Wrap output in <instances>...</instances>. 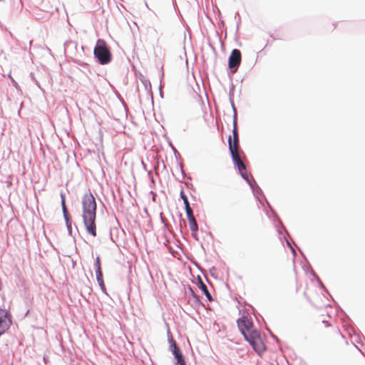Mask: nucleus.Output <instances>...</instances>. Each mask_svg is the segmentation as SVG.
<instances>
[{
	"mask_svg": "<svg viewBox=\"0 0 365 365\" xmlns=\"http://www.w3.org/2000/svg\"><path fill=\"white\" fill-rule=\"evenodd\" d=\"M3 0H0V2L2 1Z\"/></svg>",
	"mask_w": 365,
	"mask_h": 365,
	"instance_id": "nucleus-19",
	"label": "nucleus"
},
{
	"mask_svg": "<svg viewBox=\"0 0 365 365\" xmlns=\"http://www.w3.org/2000/svg\"><path fill=\"white\" fill-rule=\"evenodd\" d=\"M170 342H171V346L173 347V354L175 355V356L176 357L177 356L181 355L182 353H181L180 349L178 347L175 341L173 340V337H171V339H170Z\"/></svg>",
	"mask_w": 365,
	"mask_h": 365,
	"instance_id": "nucleus-12",
	"label": "nucleus"
},
{
	"mask_svg": "<svg viewBox=\"0 0 365 365\" xmlns=\"http://www.w3.org/2000/svg\"><path fill=\"white\" fill-rule=\"evenodd\" d=\"M101 289L103 291V292H106V286H105V284H104V282H103V279H98L97 280Z\"/></svg>",
	"mask_w": 365,
	"mask_h": 365,
	"instance_id": "nucleus-18",
	"label": "nucleus"
},
{
	"mask_svg": "<svg viewBox=\"0 0 365 365\" xmlns=\"http://www.w3.org/2000/svg\"><path fill=\"white\" fill-rule=\"evenodd\" d=\"M95 267H96V270L101 269V259H100V257L98 256L96 258Z\"/></svg>",
	"mask_w": 365,
	"mask_h": 365,
	"instance_id": "nucleus-16",
	"label": "nucleus"
},
{
	"mask_svg": "<svg viewBox=\"0 0 365 365\" xmlns=\"http://www.w3.org/2000/svg\"><path fill=\"white\" fill-rule=\"evenodd\" d=\"M96 275L97 280L103 279V273L101 269L96 270Z\"/></svg>",
	"mask_w": 365,
	"mask_h": 365,
	"instance_id": "nucleus-17",
	"label": "nucleus"
},
{
	"mask_svg": "<svg viewBox=\"0 0 365 365\" xmlns=\"http://www.w3.org/2000/svg\"><path fill=\"white\" fill-rule=\"evenodd\" d=\"M231 155H232V160L235 163V165L237 167V169L240 171L242 177L245 180L248 181L249 175L246 170V166H245V163L242 162V160H241L239 152L231 153Z\"/></svg>",
	"mask_w": 365,
	"mask_h": 365,
	"instance_id": "nucleus-5",
	"label": "nucleus"
},
{
	"mask_svg": "<svg viewBox=\"0 0 365 365\" xmlns=\"http://www.w3.org/2000/svg\"><path fill=\"white\" fill-rule=\"evenodd\" d=\"M96 209L97 205L93 194L91 192L85 193L82 197L83 221L87 232L93 237L97 235Z\"/></svg>",
	"mask_w": 365,
	"mask_h": 365,
	"instance_id": "nucleus-2",
	"label": "nucleus"
},
{
	"mask_svg": "<svg viewBox=\"0 0 365 365\" xmlns=\"http://www.w3.org/2000/svg\"><path fill=\"white\" fill-rule=\"evenodd\" d=\"M241 63V52L238 49L232 50L229 58V68L235 73Z\"/></svg>",
	"mask_w": 365,
	"mask_h": 365,
	"instance_id": "nucleus-7",
	"label": "nucleus"
},
{
	"mask_svg": "<svg viewBox=\"0 0 365 365\" xmlns=\"http://www.w3.org/2000/svg\"><path fill=\"white\" fill-rule=\"evenodd\" d=\"M232 133L233 140H232L231 136H230L228 139L229 150L230 151V153L239 152V137L236 120H234V128Z\"/></svg>",
	"mask_w": 365,
	"mask_h": 365,
	"instance_id": "nucleus-6",
	"label": "nucleus"
},
{
	"mask_svg": "<svg viewBox=\"0 0 365 365\" xmlns=\"http://www.w3.org/2000/svg\"><path fill=\"white\" fill-rule=\"evenodd\" d=\"M11 322L8 312L0 309V336L9 329Z\"/></svg>",
	"mask_w": 365,
	"mask_h": 365,
	"instance_id": "nucleus-8",
	"label": "nucleus"
},
{
	"mask_svg": "<svg viewBox=\"0 0 365 365\" xmlns=\"http://www.w3.org/2000/svg\"><path fill=\"white\" fill-rule=\"evenodd\" d=\"M192 235L197 239V232L198 231V225L195 217L187 219Z\"/></svg>",
	"mask_w": 365,
	"mask_h": 365,
	"instance_id": "nucleus-9",
	"label": "nucleus"
},
{
	"mask_svg": "<svg viewBox=\"0 0 365 365\" xmlns=\"http://www.w3.org/2000/svg\"><path fill=\"white\" fill-rule=\"evenodd\" d=\"M175 358L177 359L175 365H186L182 354L177 356Z\"/></svg>",
	"mask_w": 365,
	"mask_h": 365,
	"instance_id": "nucleus-14",
	"label": "nucleus"
},
{
	"mask_svg": "<svg viewBox=\"0 0 365 365\" xmlns=\"http://www.w3.org/2000/svg\"><path fill=\"white\" fill-rule=\"evenodd\" d=\"M185 211H186V215H187V219L191 218V217H195L191 207L187 208L185 210Z\"/></svg>",
	"mask_w": 365,
	"mask_h": 365,
	"instance_id": "nucleus-15",
	"label": "nucleus"
},
{
	"mask_svg": "<svg viewBox=\"0 0 365 365\" xmlns=\"http://www.w3.org/2000/svg\"><path fill=\"white\" fill-rule=\"evenodd\" d=\"M231 155H232V160L235 163V165L237 167V169L240 171L242 177L245 180L248 181L249 175L246 170V166H245V163L242 162V160H241L239 152L231 153Z\"/></svg>",
	"mask_w": 365,
	"mask_h": 365,
	"instance_id": "nucleus-4",
	"label": "nucleus"
},
{
	"mask_svg": "<svg viewBox=\"0 0 365 365\" xmlns=\"http://www.w3.org/2000/svg\"><path fill=\"white\" fill-rule=\"evenodd\" d=\"M237 323L240 332L253 349L259 354L263 353L266 349L264 343L260 334L253 329L252 321L247 316H242L237 319Z\"/></svg>",
	"mask_w": 365,
	"mask_h": 365,
	"instance_id": "nucleus-1",
	"label": "nucleus"
},
{
	"mask_svg": "<svg viewBox=\"0 0 365 365\" xmlns=\"http://www.w3.org/2000/svg\"><path fill=\"white\" fill-rule=\"evenodd\" d=\"M198 287L203 292V293L205 294L207 299L209 301L211 302L213 300L210 292L208 291V289H207L206 284L203 283V282L202 281V279L200 278L199 279Z\"/></svg>",
	"mask_w": 365,
	"mask_h": 365,
	"instance_id": "nucleus-10",
	"label": "nucleus"
},
{
	"mask_svg": "<svg viewBox=\"0 0 365 365\" xmlns=\"http://www.w3.org/2000/svg\"><path fill=\"white\" fill-rule=\"evenodd\" d=\"M180 197L183 200L185 210L188 207H191L190 205L188 199H187V196L185 195V194L184 193L182 190L180 191Z\"/></svg>",
	"mask_w": 365,
	"mask_h": 365,
	"instance_id": "nucleus-13",
	"label": "nucleus"
},
{
	"mask_svg": "<svg viewBox=\"0 0 365 365\" xmlns=\"http://www.w3.org/2000/svg\"><path fill=\"white\" fill-rule=\"evenodd\" d=\"M61 205H62V210L63 212L64 217L66 220H68V212L66 205V196L65 194L61 192Z\"/></svg>",
	"mask_w": 365,
	"mask_h": 365,
	"instance_id": "nucleus-11",
	"label": "nucleus"
},
{
	"mask_svg": "<svg viewBox=\"0 0 365 365\" xmlns=\"http://www.w3.org/2000/svg\"><path fill=\"white\" fill-rule=\"evenodd\" d=\"M94 55L101 64L108 63L111 61V54L103 40H98L94 48Z\"/></svg>",
	"mask_w": 365,
	"mask_h": 365,
	"instance_id": "nucleus-3",
	"label": "nucleus"
}]
</instances>
